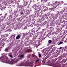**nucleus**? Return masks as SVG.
<instances>
[{"label":"nucleus","instance_id":"obj_7","mask_svg":"<svg viewBox=\"0 0 67 67\" xmlns=\"http://www.w3.org/2000/svg\"><path fill=\"white\" fill-rule=\"evenodd\" d=\"M57 64H56L55 65V67H62L61 66V65L60 64H59L58 63H57L58 62H57Z\"/></svg>","mask_w":67,"mask_h":67},{"label":"nucleus","instance_id":"obj_14","mask_svg":"<svg viewBox=\"0 0 67 67\" xmlns=\"http://www.w3.org/2000/svg\"><path fill=\"white\" fill-rule=\"evenodd\" d=\"M8 48H6L5 49V52H8L9 50V49Z\"/></svg>","mask_w":67,"mask_h":67},{"label":"nucleus","instance_id":"obj_40","mask_svg":"<svg viewBox=\"0 0 67 67\" xmlns=\"http://www.w3.org/2000/svg\"><path fill=\"white\" fill-rule=\"evenodd\" d=\"M57 59H58V58H56V59H55V60H57Z\"/></svg>","mask_w":67,"mask_h":67},{"label":"nucleus","instance_id":"obj_38","mask_svg":"<svg viewBox=\"0 0 67 67\" xmlns=\"http://www.w3.org/2000/svg\"><path fill=\"white\" fill-rule=\"evenodd\" d=\"M35 6H36V7H38V6H37V5H35Z\"/></svg>","mask_w":67,"mask_h":67},{"label":"nucleus","instance_id":"obj_47","mask_svg":"<svg viewBox=\"0 0 67 67\" xmlns=\"http://www.w3.org/2000/svg\"><path fill=\"white\" fill-rule=\"evenodd\" d=\"M5 16L4 17V18H5Z\"/></svg>","mask_w":67,"mask_h":67},{"label":"nucleus","instance_id":"obj_1","mask_svg":"<svg viewBox=\"0 0 67 67\" xmlns=\"http://www.w3.org/2000/svg\"><path fill=\"white\" fill-rule=\"evenodd\" d=\"M0 60L1 62H2L3 63H9L10 62V61L8 60V59L4 57V56H2L0 57Z\"/></svg>","mask_w":67,"mask_h":67},{"label":"nucleus","instance_id":"obj_35","mask_svg":"<svg viewBox=\"0 0 67 67\" xmlns=\"http://www.w3.org/2000/svg\"><path fill=\"white\" fill-rule=\"evenodd\" d=\"M23 14V12H22V13H20V14Z\"/></svg>","mask_w":67,"mask_h":67},{"label":"nucleus","instance_id":"obj_2","mask_svg":"<svg viewBox=\"0 0 67 67\" xmlns=\"http://www.w3.org/2000/svg\"><path fill=\"white\" fill-rule=\"evenodd\" d=\"M34 57V55L31 56V57H32V59L31 61L28 60V62L26 63V64H27V66H30L31 67H33V66L34 63V58L33 57Z\"/></svg>","mask_w":67,"mask_h":67},{"label":"nucleus","instance_id":"obj_19","mask_svg":"<svg viewBox=\"0 0 67 67\" xmlns=\"http://www.w3.org/2000/svg\"><path fill=\"white\" fill-rule=\"evenodd\" d=\"M9 56L11 58H13V56L12 55L9 54Z\"/></svg>","mask_w":67,"mask_h":67},{"label":"nucleus","instance_id":"obj_22","mask_svg":"<svg viewBox=\"0 0 67 67\" xmlns=\"http://www.w3.org/2000/svg\"><path fill=\"white\" fill-rule=\"evenodd\" d=\"M63 42H61L59 43L58 44V45H60V44H63Z\"/></svg>","mask_w":67,"mask_h":67},{"label":"nucleus","instance_id":"obj_46","mask_svg":"<svg viewBox=\"0 0 67 67\" xmlns=\"http://www.w3.org/2000/svg\"><path fill=\"white\" fill-rule=\"evenodd\" d=\"M2 15V14H0V15Z\"/></svg>","mask_w":67,"mask_h":67},{"label":"nucleus","instance_id":"obj_26","mask_svg":"<svg viewBox=\"0 0 67 67\" xmlns=\"http://www.w3.org/2000/svg\"><path fill=\"white\" fill-rule=\"evenodd\" d=\"M12 36H13V37H14L15 36V34H14L13 35H12Z\"/></svg>","mask_w":67,"mask_h":67},{"label":"nucleus","instance_id":"obj_48","mask_svg":"<svg viewBox=\"0 0 67 67\" xmlns=\"http://www.w3.org/2000/svg\"><path fill=\"white\" fill-rule=\"evenodd\" d=\"M56 8V7H54V8Z\"/></svg>","mask_w":67,"mask_h":67},{"label":"nucleus","instance_id":"obj_53","mask_svg":"<svg viewBox=\"0 0 67 67\" xmlns=\"http://www.w3.org/2000/svg\"><path fill=\"white\" fill-rule=\"evenodd\" d=\"M33 34H32V35H33Z\"/></svg>","mask_w":67,"mask_h":67},{"label":"nucleus","instance_id":"obj_57","mask_svg":"<svg viewBox=\"0 0 67 67\" xmlns=\"http://www.w3.org/2000/svg\"><path fill=\"white\" fill-rule=\"evenodd\" d=\"M39 29H40V28H39Z\"/></svg>","mask_w":67,"mask_h":67},{"label":"nucleus","instance_id":"obj_33","mask_svg":"<svg viewBox=\"0 0 67 67\" xmlns=\"http://www.w3.org/2000/svg\"><path fill=\"white\" fill-rule=\"evenodd\" d=\"M30 1H31V2H33L34 1V0H30Z\"/></svg>","mask_w":67,"mask_h":67},{"label":"nucleus","instance_id":"obj_58","mask_svg":"<svg viewBox=\"0 0 67 67\" xmlns=\"http://www.w3.org/2000/svg\"><path fill=\"white\" fill-rule=\"evenodd\" d=\"M28 7V8H29V6H28V7Z\"/></svg>","mask_w":67,"mask_h":67},{"label":"nucleus","instance_id":"obj_31","mask_svg":"<svg viewBox=\"0 0 67 67\" xmlns=\"http://www.w3.org/2000/svg\"><path fill=\"white\" fill-rule=\"evenodd\" d=\"M34 9H36V6H35V5L34 6Z\"/></svg>","mask_w":67,"mask_h":67},{"label":"nucleus","instance_id":"obj_23","mask_svg":"<svg viewBox=\"0 0 67 67\" xmlns=\"http://www.w3.org/2000/svg\"><path fill=\"white\" fill-rule=\"evenodd\" d=\"M45 49H46V48H45V49H43V50L42 51V52H45Z\"/></svg>","mask_w":67,"mask_h":67},{"label":"nucleus","instance_id":"obj_41","mask_svg":"<svg viewBox=\"0 0 67 67\" xmlns=\"http://www.w3.org/2000/svg\"><path fill=\"white\" fill-rule=\"evenodd\" d=\"M63 55H66V54H65V53H64V54H63Z\"/></svg>","mask_w":67,"mask_h":67},{"label":"nucleus","instance_id":"obj_24","mask_svg":"<svg viewBox=\"0 0 67 67\" xmlns=\"http://www.w3.org/2000/svg\"><path fill=\"white\" fill-rule=\"evenodd\" d=\"M27 14H28V13H29V14H30V12L29 11L27 10Z\"/></svg>","mask_w":67,"mask_h":67},{"label":"nucleus","instance_id":"obj_16","mask_svg":"<svg viewBox=\"0 0 67 67\" xmlns=\"http://www.w3.org/2000/svg\"><path fill=\"white\" fill-rule=\"evenodd\" d=\"M0 45L1 46H3V47H4V43H3V42L2 43H1L0 44Z\"/></svg>","mask_w":67,"mask_h":67},{"label":"nucleus","instance_id":"obj_56","mask_svg":"<svg viewBox=\"0 0 67 67\" xmlns=\"http://www.w3.org/2000/svg\"><path fill=\"white\" fill-rule=\"evenodd\" d=\"M26 35H27V34H26Z\"/></svg>","mask_w":67,"mask_h":67},{"label":"nucleus","instance_id":"obj_17","mask_svg":"<svg viewBox=\"0 0 67 67\" xmlns=\"http://www.w3.org/2000/svg\"><path fill=\"white\" fill-rule=\"evenodd\" d=\"M36 12H37V9H35V10L34 11V13H36Z\"/></svg>","mask_w":67,"mask_h":67},{"label":"nucleus","instance_id":"obj_4","mask_svg":"<svg viewBox=\"0 0 67 67\" xmlns=\"http://www.w3.org/2000/svg\"><path fill=\"white\" fill-rule=\"evenodd\" d=\"M24 1V5L25 7L26 6V5H27V3H28V1L25 0H23Z\"/></svg>","mask_w":67,"mask_h":67},{"label":"nucleus","instance_id":"obj_20","mask_svg":"<svg viewBox=\"0 0 67 67\" xmlns=\"http://www.w3.org/2000/svg\"><path fill=\"white\" fill-rule=\"evenodd\" d=\"M38 57L39 58L41 57H42V55L40 54H38Z\"/></svg>","mask_w":67,"mask_h":67},{"label":"nucleus","instance_id":"obj_37","mask_svg":"<svg viewBox=\"0 0 67 67\" xmlns=\"http://www.w3.org/2000/svg\"><path fill=\"white\" fill-rule=\"evenodd\" d=\"M61 3H64V2H61Z\"/></svg>","mask_w":67,"mask_h":67},{"label":"nucleus","instance_id":"obj_60","mask_svg":"<svg viewBox=\"0 0 67 67\" xmlns=\"http://www.w3.org/2000/svg\"><path fill=\"white\" fill-rule=\"evenodd\" d=\"M66 49L65 48V49Z\"/></svg>","mask_w":67,"mask_h":67},{"label":"nucleus","instance_id":"obj_49","mask_svg":"<svg viewBox=\"0 0 67 67\" xmlns=\"http://www.w3.org/2000/svg\"><path fill=\"white\" fill-rule=\"evenodd\" d=\"M50 9H52V8H49L50 10Z\"/></svg>","mask_w":67,"mask_h":67},{"label":"nucleus","instance_id":"obj_52","mask_svg":"<svg viewBox=\"0 0 67 67\" xmlns=\"http://www.w3.org/2000/svg\"><path fill=\"white\" fill-rule=\"evenodd\" d=\"M62 67H64V66H62Z\"/></svg>","mask_w":67,"mask_h":67},{"label":"nucleus","instance_id":"obj_21","mask_svg":"<svg viewBox=\"0 0 67 67\" xmlns=\"http://www.w3.org/2000/svg\"><path fill=\"white\" fill-rule=\"evenodd\" d=\"M34 14H34V15H38V13H34Z\"/></svg>","mask_w":67,"mask_h":67},{"label":"nucleus","instance_id":"obj_29","mask_svg":"<svg viewBox=\"0 0 67 67\" xmlns=\"http://www.w3.org/2000/svg\"><path fill=\"white\" fill-rule=\"evenodd\" d=\"M34 16H35V17H37L38 16V15H34Z\"/></svg>","mask_w":67,"mask_h":67},{"label":"nucleus","instance_id":"obj_30","mask_svg":"<svg viewBox=\"0 0 67 67\" xmlns=\"http://www.w3.org/2000/svg\"><path fill=\"white\" fill-rule=\"evenodd\" d=\"M62 49V47H60L59 48V49Z\"/></svg>","mask_w":67,"mask_h":67},{"label":"nucleus","instance_id":"obj_3","mask_svg":"<svg viewBox=\"0 0 67 67\" xmlns=\"http://www.w3.org/2000/svg\"><path fill=\"white\" fill-rule=\"evenodd\" d=\"M62 59L63 60L61 61V62L63 63H65L66 62V61L67 60L66 57H63Z\"/></svg>","mask_w":67,"mask_h":67},{"label":"nucleus","instance_id":"obj_50","mask_svg":"<svg viewBox=\"0 0 67 67\" xmlns=\"http://www.w3.org/2000/svg\"><path fill=\"white\" fill-rule=\"evenodd\" d=\"M34 66H35V67H36V65H35Z\"/></svg>","mask_w":67,"mask_h":67},{"label":"nucleus","instance_id":"obj_8","mask_svg":"<svg viewBox=\"0 0 67 67\" xmlns=\"http://www.w3.org/2000/svg\"><path fill=\"white\" fill-rule=\"evenodd\" d=\"M53 52H54V51L52 50L51 52H50L49 53V55H52V54H53L54 53H53Z\"/></svg>","mask_w":67,"mask_h":67},{"label":"nucleus","instance_id":"obj_54","mask_svg":"<svg viewBox=\"0 0 67 67\" xmlns=\"http://www.w3.org/2000/svg\"><path fill=\"white\" fill-rule=\"evenodd\" d=\"M66 55H67V53H66Z\"/></svg>","mask_w":67,"mask_h":67},{"label":"nucleus","instance_id":"obj_27","mask_svg":"<svg viewBox=\"0 0 67 67\" xmlns=\"http://www.w3.org/2000/svg\"><path fill=\"white\" fill-rule=\"evenodd\" d=\"M60 4V2L59 3L57 4V6H58V5H59V4Z\"/></svg>","mask_w":67,"mask_h":67},{"label":"nucleus","instance_id":"obj_11","mask_svg":"<svg viewBox=\"0 0 67 67\" xmlns=\"http://www.w3.org/2000/svg\"><path fill=\"white\" fill-rule=\"evenodd\" d=\"M26 52L28 53H30V52H32V50L31 49H27V50Z\"/></svg>","mask_w":67,"mask_h":67},{"label":"nucleus","instance_id":"obj_51","mask_svg":"<svg viewBox=\"0 0 67 67\" xmlns=\"http://www.w3.org/2000/svg\"><path fill=\"white\" fill-rule=\"evenodd\" d=\"M11 5H9V6H11Z\"/></svg>","mask_w":67,"mask_h":67},{"label":"nucleus","instance_id":"obj_10","mask_svg":"<svg viewBox=\"0 0 67 67\" xmlns=\"http://www.w3.org/2000/svg\"><path fill=\"white\" fill-rule=\"evenodd\" d=\"M34 46L35 47H37V44H35V43H36V41L35 40H34Z\"/></svg>","mask_w":67,"mask_h":67},{"label":"nucleus","instance_id":"obj_28","mask_svg":"<svg viewBox=\"0 0 67 67\" xmlns=\"http://www.w3.org/2000/svg\"><path fill=\"white\" fill-rule=\"evenodd\" d=\"M40 60V59H38L36 60V61L37 62H39Z\"/></svg>","mask_w":67,"mask_h":67},{"label":"nucleus","instance_id":"obj_25","mask_svg":"<svg viewBox=\"0 0 67 67\" xmlns=\"http://www.w3.org/2000/svg\"><path fill=\"white\" fill-rule=\"evenodd\" d=\"M42 1H44L45 2H47V0H42Z\"/></svg>","mask_w":67,"mask_h":67},{"label":"nucleus","instance_id":"obj_5","mask_svg":"<svg viewBox=\"0 0 67 67\" xmlns=\"http://www.w3.org/2000/svg\"><path fill=\"white\" fill-rule=\"evenodd\" d=\"M42 40H39L38 41V44L37 45V46H39L40 45H42Z\"/></svg>","mask_w":67,"mask_h":67},{"label":"nucleus","instance_id":"obj_44","mask_svg":"<svg viewBox=\"0 0 67 67\" xmlns=\"http://www.w3.org/2000/svg\"><path fill=\"white\" fill-rule=\"evenodd\" d=\"M2 29H4V28H2V27L1 28Z\"/></svg>","mask_w":67,"mask_h":67},{"label":"nucleus","instance_id":"obj_61","mask_svg":"<svg viewBox=\"0 0 67 67\" xmlns=\"http://www.w3.org/2000/svg\"><path fill=\"white\" fill-rule=\"evenodd\" d=\"M34 54H35V53H34Z\"/></svg>","mask_w":67,"mask_h":67},{"label":"nucleus","instance_id":"obj_6","mask_svg":"<svg viewBox=\"0 0 67 67\" xmlns=\"http://www.w3.org/2000/svg\"><path fill=\"white\" fill-rule=\"evenodd\" d=\"M48 48H46V49L45 51H44V53L46 54V55H47L48 53Z\"/></svg>","mask_w":67,"mask_h":67},{"label":"nucleus","instance_id":"obj_12","mask_svg":"<svg viewBox=\"0 0 67 67\" xmlns=\"http://www.w3.org/2000/svg\"><path fill=\"white\" fill-rule=\"evenodd\" d=\"M19 57L20 58H24V55L21 54L20 55Z\"/></svg>","mask_w":67,"mask_h":67},{"label":"nucleus","instance_id":"obj_15","mask_svg":"<svg viewBox=\"0 0 67 67\" xmlns=\"http://www.w3.org/2000/svg\"><path fill=\"white\" fill-rule=\"evenodd\" d=\"M23 63H21L19 64V65H17V66H23Z\"/></svg>","mask_w":67,"mask_h":67},{"label":"nucleus","instance_id":"obj_13","mask_svg":"<svg viewBox=\"0 0 67 67\" xmlns=\"http://www.w3.org/2000/svg\"><path fill=\"white\" fill-rule=\"evenodd\" d=\"M58 59H59V60H61L62 59H63V56H60L58 57Z\"/></svg>","mask_w":67,"mask_h":67},{"label":"nucleus","instance_id":"obj_42","mask_svg":"<svg viewBox=\"0 0 67 67\" xmlns=\"http://www.w3.org/2000/svg\"><path fill=\"white\" fill-rule=\"evenodd\" d=\"M58 55H59L58 54L56 56H58Z\"/></svg>","mask_w":67,"mask_h":67},{"label":"nucleus","instance_id":"obj_62","mask_svg":"<svg viewBox=\"0 0 67 67\" xmlns=\"http://www.w3.org/2000/svg\"><path fill=\"white\" fill-rule=\"evenodd\" d=\"M46 8L47 9V8Z\"/></svg>","mask_w":67,"mask_h":67},{"label":"nucleus","instance_id":"obj_32","mask_svg":"<svg viewBox=\"0 0 67 67\" xmlns=\"http://www.w3.org/2000/svg\"><path fill=\"white\" fill-rule=\"evenodd\" d=\"M11 63H12V64H13V61H12L11 62Z\"/></svg>","mask_w":67,"mask_h":67},{"label":"nucleus","instance_id":"obj_39","mask_svg":"<svg viewBox=\"0 0 67 67\" xmlns=\"http://www.w3.org/2000/svg\"><path fill=\"white\" fill-rule=\"evenodd\" d=\"M47 10V9H44V11H46Z\"/></svg>","mask_w":67,"mask_h":67},{"label":"nucleus","instance_id":"obj_43","mask_svg":"<svg viewBox=\"0 0 67 67\" xmlns=\"http://www.w3.org/2000/svg\"><path fill=\"white\" fill-rule=\"evenodd\" d=\"M24 36H25V34H23V36H24Z\"/></svg>","mask_w":67,"mask_h":67},{"label":"nucleus","instance_id":"obj_34","mask_svg":"<svg viewBox=\"0 0 67 67\" xmlns=\"http://www.w3.org/2000/svg\"><path fill=\"white\" fill-rule=\"evenodd\" d=\"M44 31H45V29H42V31L43 32H44Z\"/></svg>","mask_w":67,"mask_h":67},{"label":"nucleus","instance_id":"obj_45","mask_svg":"<svg viewBox=\"0 0 67 67\" xmlns=\"http://www.w3.org/2000/svg\"><path fill=\"white\" fill-rule=\"evenodd\" d=\"M7 14H5V15H7Z\"/></svg>","mask_w":67,"mask_h":67},{"label":"nucleus","instance_id":"obj_9","mask_svg":"<svg viewBox=\"0 0 67 67\" xmlns=\"http://www.w3.org/2000/svg\"><path fill=\"white\" fill-rule=\"evenodd\" d=\"M20 37H21V35H18L16 37V39L18 40V39H19L20 38Z\"/></svg>","mask_w":67,"mask_h":67},{"label":"nucleus","instance_id":"obj_55","mask_svg":"<svg viewBox=\"0 0 67 67\" xmlns=\"http://www.w3.org/2000/svg\"><path fill=\"white\" fill-rule=\"evenodd\" d=\"M1 10H2V9H1Z\"/></svg>","mask_w":67,"mask_h":67},{"label":"nucleus","instance_id":"obj_36","mask_svg":"<svg viewBox=\"0 0 67 67\" xmlns=\"http://www.w3.org/2000/svg\"><path fill=\"white\" fill-rule=\"evenodd\" d=\"M6 37H8V34H6Z\"/></svg>","mask_w":67,"mask_h":67},{"label":"nucleus","instance_id":"obj_18","mask_svg":"<svg viewBox=\"0 0 67 67\" xmlns=\"http://www.w3.org/2000/svg\"><path fill=\"white\" fill-rule=\"evenodd\" d=\"M52 42V41L51 40H49L48 41V43H51Z\"/></svg>","mask_w":67,"mask_h":67},{"label":"nucleus","instance_id":"obj_59","mask_svg":"<svg viewBox=\"0 0 67 67\" xmlns=\"http://www.w3.org/2000/svg\"><path fill=\"white\" fill-rule=\"evenodd\" d=\"M33 8H34V6H33Z\"/></svg>","mask_w":67,"mask_h":67}]
</instances>
